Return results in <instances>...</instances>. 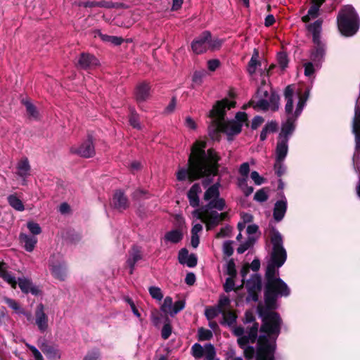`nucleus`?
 Listing matches in <instances>:
<instances>
[{"label":"nucleus","mask_w":360,"mask_h":360,"mask_svg":"<svg viewBox=\"0 0 360 360\" xmlns=\"http://www.w3.org/2000/svg\"><path fill=\"white\" fill-rule=\"evenodd\" d=\"M271 243L273 250L271 259L268 263L266 271V283L265 286L264 300L267 309L261 310L260 316L264 317L269 313L276 314L280 319L279 330L281 329V319L279 315L271 309H274L276 305V300L278 296H288L290 295V288L287 284L281 278H276L278 269L281 267L285 262L287 255L285 250L283 247L282 236L278 231L274 232L271 236ZM264 321H263L264 325Z\"/></svg>","instance_id":"1"},{"label":"nucleus","mask_w":360,"mask_h":360,"mask_svg":"<svg viewBox=\"0 0 360 360\" xmlns=\"http://www.w3.org/2000/svg\"><path fill=\"white\" fill-rule=\"evenodd\" d=\"M206 143L197 141L191 148L187 167H179L176 179L190 181L202 176H215L217 172L218 158L212 150L205 151Z\"/></svg>","instance_id":"2"},{"label":"nucleus","mask_w":360,"mask_h":360,"mask_svg":"<svg viewBox=\"0 0 360 360\" xmlns=\"http://www.w3.org/2000/svg\"><path fill=\"white\" fill-rule=\"evenodd\" d=\"M309 91L303 94L294 93L292 86L285 88L284 96L286 101L285 106L287 119L282 124L281 131L278 138L276 147V160H284L288 151V140L295 128V122L300 115L309 97Z\"/></svg>","instance_id":"3"},{"label":"nucleus","mask_w":360,"mask_h":360,"mask_svg":"<svg viewBox=\"0 0 360 360\" xmlns=\"http://www.w3.org/2000/svg\"><path fill=\"white\" fill-rule=\"evenodd\" d=\"M235 101L224 99L218 101L210 112V117L217 129L224 132L229 136L239 134L243 124H248V115L243 112H237L233 120H225L226 110L235 107Z\"/></svg>","instance_id":"4"},{"label":"nucleus","mask_w":360,"mask_h":360,"mask_svg":"<svg viewBox=\"0 0 360 360\" xmlns=\"http://www.w3.org/2000/svg\"><path fill=\"white\" fill-rule=\"evenodd\" d=\"M219 184L218 182L209 187L204 194L205 200L208 201L207 205L193 212V216L204 222L208 230L219 224L225 217L224 213L219 214L217 211L212 210L214 208L222 211L225 207L224 200L219 198Z\"/></svg>","instance_id":"5"},{"label":"nucleus","mask_w":360,"mask_h":360,"mask_svg":"<svg viewBox=\"0 0 360 360\" xmlns=\"http://www.w3.org/2000/svg\"><path fill=\"white\" fill-rule=\"evenodd\" d=\"M261 331L264 333L258 339L257 360H274L276 340L279 335L280 319L276 314L269 313L264 317Z\"/></svg>","instance_id":"6"},{"label":"nucleus","mask_w":360,"mask_h":360,"mask_svg":"<svg viewBox=\"0 0 360 360\" xmlns=\"http://www.w3.org/2000/svg\"><path fill=\"white\" fill-rule=\"evenodd\" d=\"M338 26L341 34L346 37L354 35L359 29V18L351 5L344 6L337 17Z\"/></svg>","instance_id":"7"},{"label":"nucleus","mask_w":360,"mask_h":360,"mask_svg":"<svg viewBox=\"0 0 360 360\" xmlns=\"http://www.w3.org/2000/svg\"><path fill=\"white\" fill-rule=\"evenodd\" d=\"M278 95L273 92L271 86L263 80L255 96L251 100L250 105L254 108L263 110L271 109L275 111L278 109Z\"/></svg>","instance_id":"8"},{"label":"nucleus","mask_w":360,"mask_h":360,"mask_svg":"<svg viewBox=\"0 0 360 360\" xmlns=\"http://www.w3.org/2000/svg\"><path fill=\"white\" fill-rule=\"evenodd\" d=\"M322 21L316 20L314 23L307 25L309 32L312 34L314 49L310 54V60L313 62L317 68H319L325 55V45L321 40Z\"/></svg>","instance_id":"9"},{"label":"nucleus","mask_w":360,"mask_h":360,"mask_svg":"<svg viewBox=\"0 0 360 360\" xmlns=\"http://www.w3.org/2000/svg\"><path fill=\"white\" fill-rule=\"evenodd\" d=\"M360 97L356 101L355 113L352 122V132L355 135L356 150L353 157V163L359 174V184L356 186V193L360 198Z\"/></svg>","instance_id":"10"},{"label":"nucleus","mask_w":360,"mask_h":360,"mask_svg":"<svg viewBox=\"0 0 360 360\" xmlns=\"http://www.w3.org/2000/svg\"><path fill=\"white\" fill-rule=\"evenodd\" d=\"M49 268L56 279L65 281L67 277V265L60 254L52 255L49 259Z\"/></svg>","instance_id":"11"},{"label":"nucleus","mask_w":360,"mask_h":360,"mask_svg":"<svg viewBox=\"0 0 360 360\" xmlns=\"http://www.w3.org/2000/svg\"><path fill=\"white\" fill-rule=\"evenodd\" d=\"M257 325L255 327L251 328L248 336H243L239 338L238 342L239 345L244 349V354L246 358L252 359L255 355V349L253 347L247 346L249 342H254L257 337Z\"/></svg>","instance_id":"12"},{"label":"nucleus","mask_w":360,"mask_h":360,"mask_svg":"<svg viewBox=\"0 0 360 360\" xmlns=\"http://www.w3.org/2000/svg\"><path fill=\"white\" fill-rule=\"evenodd\" d=\"M71 152L83 158H91L95 154L94 146L92 139L89 137L79 146H72Z\"/></svg>","instance_id":"13"},{"label":"nucleus","mask_w":360,"mask_h":360,"mask_svg":"<svg viewBox=\"0 0 360 360\" xmlns=\"http://www.w3.org/2000/svg\"><path fill=\"white\" fill-rule=\"evenodd\" d=\"M209 36L210 32L205 31L192 42L191 48L195 53L200 54L209 49Z\"/></svg>","instance_id":"14"},{"label":"nucleus","mask_w":360,"mask_h":360,"mask_svg":"<svg viewBox=\"0 0 360 360\" xmlns=\"http://www.w3.org/2000/svg\"><path fill=\"white\" fill-rule=\"evenodd\" d=\"M35 323L41 332H45L49 327V318L45 313L44 306L39 304L35 310Z\"/></svg>","instance_id":"15"},{"label":"nucleus","mask_w":360,"mask_h":360,"mask_svg":"<svg viewBox=\"0 0 360 360\" xmlns=\"http://www.w3.org/2000/svg\"><path fill=\"white\" fill-rule=\"evenodd\" d=\"M246 288L248 290L251 300L257 301L258 297L257 293L261 290L262 288V280L260 276L255 274H253L251 278L247 281Z\"/></svg>","instance_id":"16"},{"label":"nucleus","mask_w":360,"mask_h":360,"mask_svg":"<svg viewBox=\"0 0 360 360\" xmlns=\"http://www.w3.org/2000/svg\"><path fill=\"white\" fill-rule=\"evenodd\" d=\"M17 175L22 179V184H26V179L30 175L31 167L27 158L20 159L16 165Z\"/></svg>","instance_id":"17"},{"label":"nucleus","mask_w":360,"mask_h":360,"mask_svg":"<svg viewBox=\"0 0 360 360\" xmlns=\"http://www.w3.org/2000/svg\"><path fill=\"white\" fill-rule=\"evenodd\" d=\"M17 284L24 293H31L33 295H39L41 293L39 288L34 285L29 278L25 277L19 278Z\"/></svg>","instance_id":"18"},{"label":"nucleus","mask_w":360,"mask_h":360,"mask_svg":"<svg viewBox=\"0 0 360 360\" xmlns=\"http://www.w3.org/2000/svg\"><path fill=\"white\" fill-rule=\"evenodd\" d=\"M150 86L146 82L139 83L135 89V98L138 103L146 101L150 96Z\"/></svg>","instance_id":"19"},{"label":"nucleus","mask_w":360,"mask_h":360,"mask_svg":"<svg viewBox=\"0 0 360 360\" xmlns=\"http://www.w3.org/2000/svg\"><path fill=\"white\" fill-rule=\"evenodd\" d=\"M178 259L180 264H185L188 267H194L197 264V257L194 254H188L186 248L181 249L178 255Z\"/></svg>","instance_id":"20"},{"label":"nucleus","mask_w":360,"mask_h":360,"mask_svg":"<svg viewBox=\"0 0 360 360\" xmlns=\"http://www.w3.org/2000/svg\"><path fill=\"white\" fill-rule=\"evenodd\" d=\"M287 210V200L283 196L280 200H278L274 205V218L276 221H281Z\"/></svg>","instance_id":"21"},{"label":"nucleus","mask_w":360,"mask_h":360,"mask_svg":"<svg viewBox=\"0 0 360 360\" xmlns=\"http://www.w3.org/2000/svg\"><path fill=\"white\" fill-rule=\"evenodd\" d=\"M98 65V59L89 53H82L78 60V65L83 69L91 68Z\"/></svg>","instance_id":"22"},{"label":"nucleus","mask_w":360,"mask_h":360,"mask_svg":"<svg viewBox=\"0 0 360 360\" xmlns=\"http://www.w3.org/2000/svg\"><path fill=\"white\" fill-rule=\"evenodd\" d=\"M142 259V253L139 248L134 246L130 250L129 253V257L127 260V264L128 266L130 268L129 273L131 274L133 273V270L134 266L137 262Z\"/></svg>","instance_id":"23"},{"label":"nucleus","mask_w":360,"mask_h":360,"mask_svg":"<svg viewBox=\"0 0 360 360\" xmlns=\"http://www.w3.org/2000/svg\"><path fill=\"white\" fill-rule=\"evenodd\" d=\"M19 240L26 251L31 252L34 250L36 244L37 243V238L35 236H29L25 233H20Z\"/></svg>","instance_id":"24"},{"label":"nucleus","mask_w":360,"mask_h":360,"mask_svg":"<svg viewBox=\"0 0 360 360\" xmlns=\"http://www.w3.org/2000/svg\"><path fill=\"white\" fill-rule=\"evenodd\" d=\"M112 204L116 209L123 210L127 207L128 201L124 193L118 191L114 194Z\"/></svg>","instance_id":"25"},{"label":"nucleus","mask_w":360,"mask_h":360,"mask_svg":"<svg viewBox=\"0 0 360 360\" xmlns=\"http://www.w3.org/2000/svg\"><path fill=\"white\" fill-rule=\"evenodd\" d=\"M201 192L200 186L198 184H193L188 192V198L190 205L196 207L199 205L198 193Z\"/></svg>","instance_id":"26"},{"label":"nucleus","mask_w":360,"mask_h":360,"mask_svg":"<svg viewBox=\"0 0 360 360\" xmlns=\"http://www.w3.org/2000/svg\"><path fill=\"white\" fill-rule=\"evenodd\" d=\"M40 349L47 358L51 360H58L60 359V354L59 351L51 345L42 344V345L40 346Z\"/></svg>","instance_id":"27"},{"label":"nucleus","mask_w":360,"mask_h":360,"mask_svg":"<svg viewBox=\"0 0 360 360\" xmlns=\"http://www.w3.org/2000/svg\"><path fill=\"white\" fill-rule=\"evenodd\" d=\"M183 238L182 232L180 230L174 229L165 233L163 241L166 243H177L181 240Z\"/></svg>","instance_id":"28"},{"label":"nucleus","mask_w":360,"mask_h":360,"mask_svg":"<svg viewBox=\"0 0 360 360\" xmlns=\"http://www.w3.org/2000/svg\"><path fill=\"white\" fill-rule=\"evenodd\" d=\"M258 58L259 52L257 49H254L253 53L248 65V72L250 75L255 74L257 68L261 65V63L259 61Z\"/></svg>","instance_id":"29"},{"label":"nucleus","mask_w":360,"mask_h":360,"mask_svg":"<svg viewBox=\"0 0 360 360\" xmlns=\"http://www.w3.org/2000/svg\"><path fill=\"white\" fill-rule=\"evenodd\" d=\"M3 301L12 309H13L17 314H24L26 316L28 319L30 318L31 315L30 313H27L17 302L15 300L8 298V297H4Z\"/></svg>","instance_id":"30"},{"label":"nucleus","mask_w":360,"mask_h":360,"mask_svg":"<svg viewBox=\"0 0 360 360\" xmlns=\"http://www.w3.org/2000/svg\"><path fill=\"white\" fill-rule=\"evenodd\" d=\"M9 205L17 211H23L25 210L24 205L21 200L15 195H10L8 197Z\"/></svg>","instance_id":"31"},{"label":"nucleus","mask_w":360,"mask_h":360,"mask_svg":"<svg viewBox=\"0 0 360 360\" xmlns=\"http://www.w3.org/2000/svg\"><path fill=\"white\" fill-rule=\"evenodd\" d=\"M236 315L231 309L226 311L222 314L221 324L231 326L236 321Z\"/></svg>","instance_id":"32"},{"label":"nucleus","mask_w":360,"mask_h":360,"mask_svg":"<svg viewBox=\"0 0 360 360\" xmlns=\"http://www.w3.org/2000/svg\"><path fill=\"white\" fill-rule=\"evenodd\" d=\"M238 186L246 196H248L253 192V188L248 185V177L238 178Z\"/></svg>","instance_id":"33"},{"label":"nucleus","mask_w":360,"mask_h":360,"mask_svg":"<svg viewBox=\"0 0 360 360\" xmlns=\"http://www.w3.org/2000/svg\"><path fill=\"white\" fill-rule=\"evenodd\" d=\"M217 306L223 314L231 309V300L227 296L221 295Z\"/></svg>","instance_id":"34"},{"label":"nucleus","mask_w":360,"mask_h":360,"mask_svg":"<svg viewBox=\"0 0 360 360\" xmlns=\"http://www.w3.org/2000/svg\"><path fill=\"white\" fill-rule=\"evenodd\" d=\"M173 300L170 297H166L164 300L163 304L161 306V310L165 314H168L172 316L173 311Z\"/></svg>","instance_id":"35"},{"label":"nucleus","mask_w":360,"mask_h":360,"mask_svg":"<svg viewBox=\"0 0 360 360\" xmlns=\"http://www.w3.org/2000/svg\"><path fill=\"white\" fill-rule=\"evenodd\" d=\"M319 8L318 5H312L308 11L306 15L302 17V21L304 22H309L311 18H315L318 16Z\"/></svg>","instance_id":"36"},{"label":"nucleus","mask_w":360,"mask_h":360,"mask_svg":"<svg viewBox=\"0 0 360 360\" xmlns=\"http://www.w3.org/2000/svg\"><path fill=\"white\" fill-rule=\"evenodd\" d=\"M99 36H100L101 39H102V41H103L105 42L110 43V44L116 45V46L120 45L123 41L122 38L115 37V36H110V35L103 34L101 33L99 34Z\"/></svg>","instance_id":"37"},{"label":"nucleus","mask_w":360,"mask_h":360,"mask_svg":"<svg viewBox=\"0 0 360 360\" xmlns=\"http://www.w3.org/2000/svg\"><path fill=\"white\" fill-rule=\"evenodd\" d=\"M205 314L208 320H212L216 316H217L219 314L222 315V312L220 311V309L217 307V306H215L207 308Z\"/></svg>","instance_id":"38"},{"label":"nucleus","mask_w":360,"mask_h":360,"mask_svg":"<svg viewBox=\"0 0 360 360\" xmlns=\"http://www.w3.org/2000/svg\"><path fill=\"white\" fill-rule=\"evenodd\" d=\"M203 356L207 360H212L215 356V349L211 344H207L204 347Z\"/></svg>","instance_id":"39"},{"label":"nucleus","mask_w":360,"mask_h":360,"mask_svg":"<svg viewBox=\"0 0 360 360\" xmlns=\"http://www.w3.org/2000/svg\"><path fill=\"white\" fill-rule=\"evenodd\" d=\"M304 75L308 77H312L314 75L315 71L319 69L316 67L315 64L311 61L305 63L304 65Z\"/></svg>","instance_id":"40"},{"label":"nucleus","mask_w":360,"mask_h":360,"mask_svg":"<svg viewBox=\"0 0 360 360\" xmlns=\"http://www.w3.org/2000/svg\"><path fill=\"white\" fill-rule=\"evenodd\" d=\"M254 241V238L248 237V239L245 243L240 244L237 248V252L238 254H243L253 245Z\"/></svg>","instance_id":"41"},{"label":"nucleus","mask_w":360,"mask_h":360,"mask_svg":"<svg viewBox=\"0 0 360 360\" xmlns=\"http://www.w3.org/2000/svg\"><path fill=\"white\" fill-rule=\"evenodd\" d=\"M149 293L150 296L157 300L160 301L163 298V294L160 288L155 286H151L149 288Z\"/></svg>","instance_id":"42"},{"label":"nucleus","mask_w":360,"mask_h":360,"mask_svg":"<svg viewBox=\"0 0 360 360\" xmlns=\"http://www.w3.org/2000/svg\"><path fill=\"white\" fill-rule=\"evenodd\" d=\"M204 347H202L200 344L195 343L191 347V353L192 355L196 358L200 359L203 356V351Z\"/></svg>","instance_id":"43"},{"label":"nucleus","mask_w":360,"mask_h":360,"mask_svg":"<svg viewBox=\"0 0 360 360\" xmlns=\"http://www.w3.org/2000/svg\"><path fill=\"white\" fill-rule=\"evenodd\" d=\"M207 42L209 49L211 50L219 49L222 44V41L218 38H212L210 32Z\"/></svg>","instance_id":"44"},{"label":"nucleus","mask_w":360,"mask_h":360,"mask_svg":"<svg viewBox=\"0 0 360 360\" xmlns=\"http://www.w3.org/2000/svg\"><path fill=\"white\" fill-rule=\"evenodd\" d=\"M101 353L98 349H93L89 351L84 356L83 360H100Z\"/></svg>","instance_id":"45"},{"label":"nucleus","mask_w":360,"mask_h":360,"mask_svg":"<svg viewBox=\"0 0 360 360\" xmlns=\"http://www.w3.org/2000/svg\"><path fill=\"white\" fill-rule=\"evenodd\" d=\"M206 75V72L202 71H195L193 75V82L195 85H200L202 82V79Z\"/></svg>","instance_id":"46"},{"label":"nucleus","mask_w":360,"mask_h":360,"mask_svg":"<svg viewBox=\"0 0 360 360\" xmlns=\"http://www.w3.org/2000/svg\"><path fill=\"white\" fill-rule=\"evenodd\" d=\"M27 227L34 235H39L41 232V229L39 224L34 222V221H28L27 224Z\"/></svg>","instance_id":"47"},{"label":"nucleus","mask_w":360,"mask_h":360,"mask_svg":"<svg viewBox=\"0 0 360 360\" xmlns=\"http://www.w3.org/2000/svg\"><path fill=\"white\" fill-rule=\"evenodd\" d=\"M254 199L257 202H264L268 199V195L264 188L257 191L254 196Z\"/></svg>","instance_id":"48"},{"label":"nucleus","mask_w":360,"mask_h":360,"mask_svg":"<svg viewBox=\"0 0 360 360\" xmlns=\"http://www.w3.org/2000/svg\"><path fill=\"white\" fill-rule=\"evenodd\" d=\"M198 337L200 340H207L212 337V332L208 329L200 328L198 330Z\"/></svg>","instance_id":"49"},{"label":"nucleus","mask_w":360,"mask_h":360,"mask_svg":"<svg viewBox=\"0 0 360 360\" xmlns=\"http://www.w3.org/2000/svg\"><path fill=\"white\" fill-rule=\"evenodd\" d=\"M24 104L25 105L27 113L33 117H37L38 112L35 106L29 101H25Z\"/></svg>","instance_id":"50"},{"label":"nucleus","mask_w":360,"mask_h":360,"mask_svg":"<svg viewBox=\"0 0 360 360\" xmlns=\"http://www.w3.org/2000/svg\"><path fill=\"white\" fill-rule=\"evenodd\" d=\"M284 160H276L274 169L278 176H282L285 172V167L283 163Z\"/></svg>","instance_id":"51"},{"label":"nucleus","mask_w":360,"mask_h":360,"mask_svg":"<svg viewBox=\"0 0 360 360\" xmlns=\"http://www.w3.org/2000/svg\"><path fill=\"white\" fill-rule=\"evenodd\" d=\"M277 60L282 70H284L288 64V59L285 53H279L277 56Z\"/></svg>","instance_id":"52"},{"label":"nucleus","mask_w":360,"mask_h":360,"mask_svg":"<svg viewBox=\"0 0 360 360\" xmlns=\"http://www.w3.org/2000/svg\"><path fill=\"white\" fill-rule=\"evenodd\" d=\"M5 281L11 285L12 288H15L17 285V281L12 274L6 271L1 277Z\"/></svg>","instance_id":"53"},{"label":"nucleus","mask_w":360,"mask_h":360,"mask_svg":"<svg viewBox=\"0 0 360 360\" xmlns=\"http://www.w3.org/2000/svg\"><path fill=\"white\" fill-rule=\"evenodd\" d=\"M129 123L134 128L141 129V124L139 121V116L134 111H131V112Z\"/></svg>","instance_id":"54"},{"label":"nucleus","mask_w":360,"mask_h":360,"mask_svg":"<svg viewBox=\"0 0 360 360\" xmlns=\"http://www.w3.org/2000/svg\"><path fill=\"white\" fill-rule=\"evenodd\" d=\"M172 328L170 323H165L162 328V331H161L162 338L164 340L168 339L169 337L170 336V335L172 334Z\"/></svg>","instance_id":"55"},{"label":"nucleus","mask_w":360,"mask_h":360,"mask_svg":"<svg viewBox=\"0 0 360 360\" xmlns=\"http://www.w3.org/2000/svg\"><path fill=\"white\" fill-rule=\"evenodd\" d=\"M26 346L32 352V356L35 360H44L41 352L33 345L26 343Z\"/></svg>","instance_id":"56"},{"label":"nucleus","mask_w":360,"mask_h":360,"mask_svg":"<svg viewBox=\"0 0 360 360\" xmlns=\"http://www.w3.org/2000/svg\"><path fill=\"white\" fill-rule=\"evenodd\" d=\"M185 307V302L183 300H178L173 303V311H172V316H174L177 313H179L180 311H181Z\"/></svg>","instance_id":"57"},{"label":"nucleus","mask_w":360,"mask_h":360,"mask_svg":"<svg viewBox=\"0 0 360 360\" xmlns=\"http://www.w3.org/2000/svg\"><path fill=\"white\" fill-rule=\"evenodd\" d=\"M250 177L256 185H261L264 182V179L256 171L251 172Z\"/></svg>","instance_id":"58"},{"label":"nucleus","mask_w":360,"mask_h":360,"mask_svg":"<svg viewBox=\"0 0 360 360\" xmlns=\"http://www.w3.org/2000/svg\"><path fill=\"white\" fill-rule=\"evenodd\" d=\"M223 252L224 253L229 257L231 256L233 252V249L232 247V242L231 241H226L223 244Z\"/></svg>","instance_id":"59"},{"label":"nucleus","mask_w":360,"mask_h":360,"mask_svg":"<svg viewBox=\"0 0 360 360\" xmlns=\"http://www.w3.org/2000/svg\"><path fill=\"white\" fill-rule=\"evenodd\" d=\"M234 285L233 277L229 276L226 279L224 288L226 292H230L234 289Z\"/></svg>","instance_id":"60"},{"label":"nucleus","mask_w":360,"mask_h":360,"mask_svg":"<svg viewBox=\"0 0 360 360\" xmlns=\"http://www.w3.org/2000/svg\"><path fill=\"white\" fill-rule=\"evenodd\" d=\"M249 172V164L248 162L243 163L239 168V173L243 176L242 177H248Z\"/></svg>","instance_id":"61"},{"label":"nucleus","mask_w":360,"mask_h":360,"mask_svg":"<svg viewBox=\"0 0 360 360\" xmlns=\"http://www.w3.org/2000/svg\"><path fill=\"white\" fill-rule=\"evenodd\" d=\"M226 271H227V274L230 277H234L236 276V271L235 269V264L233 261H230L228 262L227 266H226Z\"/></svg>","instance_id":"62"},{"label":"nucleus","mask_w":360,"mask_h":360,"mask_svg":"<svg viewBox=\"0 0 360 360\" xmlns=\"http://www.w3.org/2000/svg\"><path fill=\"white\" fill-rule=\"evenodd\" d=\"M264 122V119L261 116H256L253 118L251 127L253 129H257Z\"/></svg>","instance_id":"63"},{"label":"nucleus","mask_w":360,"mask_h":360,"mask_svg":"<svg viewBox=\"0 0 360 360\" xmlns=\"http://www.w3.org/2000/svg\"><path fill=\"white\" fill-rule=\"evenodd\" d=\"M219 65V61L214 59L207 62V67L210 71H214Z\"/></svg>","instance_id":"64"}]
</instances>
